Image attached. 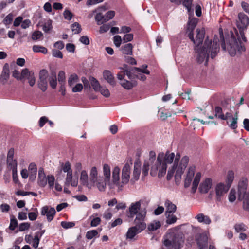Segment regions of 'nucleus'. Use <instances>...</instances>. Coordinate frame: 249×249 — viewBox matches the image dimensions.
Returning <instances> with one entry per match:
<instances>
[{
  "mask_svg": "<svg viewBox=\"0 0 249 249\" xmlns=\"http://www.w3.org/2000/svg\"><path fill=\"white\" fill-rule=\"evenodd\" d=\"M180 158L179 154L175 155L174 153L168 151L165 153H159L156 158V152L150 151L148 158L144 161L142 174L144 176H147L150 169V174L152 176L158 175L159 178H161L165 175L168 165L173 162L172 166L168 169L166 178L170 180L174 176L176 183L179 185L182 175L189 161V157L186 156L183 157L180 160Z\"/></svg>",
  "mask_w": 249,
  "mask_h": 249,
  "instance_id": "obj_1",
  "label": "nucleus"
},
{
  "mask_svg": "<svg viewBox=\"0 0 249 249\" xmlns=\"http://www.w3.org/2000/svg\"><path fill=\"white\" fill-rule=\"evenodd\" d=\"M196 33L195 37L193 33H189L188 36L195 45L194 50L197 62L201 63L205 61L206 65L210 54L211 58H213L219 52V44L217 40H213L212 43L208 37L206 38L204 44H202L205 35V31L203 28H197Z\"/></svg>",
  "mask_w": 249,
  "mask_h": 249,
  "instance_id": "obj_2",
  "label": "nucleus"
},
{
  "mask_svg": "<svg viewBox=\"0 0 249 249\" xmlns=\"http://www.w3.org/2000/svg\"><path fill=\"white\" fill-rule=\"evenodd\" d=\"M132 165V161L130 160L129 161H127L122 168L121 183H120V191H121L124 186L126 185L129 181L132 184H134L139 179L141 170L140 164L135 163L132 175L130 178Z\"/></svg>",
  "mask_w": 249,
  "mask_h": 249,
  "instance_id": "obj_3",
  "label": "nucleus"
},
{
  "mask_svg": "<svg viewBox=\"0 0 249 249\" xmlns=\"http://www.w3.org/2000/svg\"><path fill=\"white\" fill-rule=\"evenodd\" d=\"M243 42L244 41L240 34L235 30V35L231 32V36L227 39L226 44L224 43L222 45V47L224 50H225L227 47L230 55L234 56L237 54H240L245 51Z\"/></svg>",
  "mask_w": 249,
  "mask_h": 249,
  "instance_id": "obj_4",
  "label": "nucleus"
},
{
  "mask_svg": "<svg viewBox=\"0 0 249 249\" xmlns=\"http://www.w3.org/2000/svg\"><path fill=\"white\" fill-rule=\"evenodd\" d=\"M195 173V167L194 166L190 167L184 179V187L188 188L190 186L192 179L194 178L191 187V192L193 194L196 192L201 178L200 172H197L194 176Z\"/></svg>",
  "mask_w": 249,
  "mask_h": 249,
  "instance_id": "obj_5",
  "label": "nucleus"
},
{
  "mask_svg": "<svg viewBox=\"0 0 249 249\" xmlns=\"http://www.w3.org/2000/svg\"><path fill=\"white\" fill-rule=\"evenodd\" d=\"M166 236L164 244L167 247L171 246L174 249H179L183 244L182 237L177 233L176 228L169 230Z\"/></svg>",
  "mask_w": 249,
  "mask_h": 249,
  "instance_id": "obj_6",
  "label": "nucleus"
},
{
  "mask_svg": "<svg viewBox=\"0 0 249 249\" xmlns=\"http://www.w3.org/2000/svg\"><path fill=\"white\" fill-rule=\"evenodd\" d=\"M247 180L242 179L238 184V199H243V209L249 212V192L246 193Z\"/></svg>",
  "mask_w": 249,
  "mask_h": 249,
  "instance_id": "obj_7",
  "label": "nucleus"
},
{
  "mask_svg": "<svg viewBox=\"0 0 249 249\" xmlns=\"http://www.w3.org/2000/svg\"><path fill=\"white\" fill-rule=\"evenodd\" d=\"M62 171L67 173L65 179V185H71L72 186L76 187L78 185V179L77 178H73L72 170L71 168V164L69 161L62 163L61 165Z\"/></svg>",
  "mask_w": 249,
  "mask_h": 249,
  "instance_id": "obj_8",
  "label": "nucleus"
},
{
  "mask_svg": "<svg viewBox=\"0 0 249 249\" xmlns=\"http://www.w3.org/2000/svg\"><path fill=\"white\" fill-rule=\"evenodd\" d=\"M236 25L239 29L240 36L244 41H246L244 30H246L249 25V18L243 13H240L238 14V20L236 21Z\"/></svg>",
  "mask_w": 249,
  "mask_h": 249,
  "instance_id": "obj_9",
  "label": "nucleus"
},
{
  "mask_svg": "<svg viewBox=\"0 0 249 249\" xmlns=\"http://www.w3.org/2000/svg\"><path fill=\"white\" fill-rule=\"evenodd\" d=\"M146 215V210L145 209L141 210L137 214L134 221L135 225L133 227L141 231H143L146 227V224L145 222Z\"/></svg>",
  "mask_w": 249,
  "mask_h": 249,
  "instance_id": "obj_10",
  "label": "nucleus"
},
{
  "mask_svg": "<svg viewBox=\"0 0 249 249\" xmlns=\"http://www.w3.org/2000/svg\"><path fill=\"white\" fill-rule=\"evenodd\" d=\"M120 169L116 166H115L112 171V182L108 184L111 188H114L115 186L118 191H120V183H121Z\"/></svg>",
  "mask_w": 249,
  "mask_h": 249,
  "instance_id": "obj_11",
  "label": "nucleus"
},
{
  "mask_svg": "<svg viewBox=\"0 0 249 249\" xmlns=\"http://www.w3.org/2000/svg\"><path fill=\"white\" fill-rule=\"evenodd\" d=\"M229 188L222 182L218 183L215 187L216 200L221 201L223 196L227 193Z\"/></svg>",
  "mask_w": 249,
  "mask_h": 249,
  "instance_id": "obj_12",
  "label": "nucleus"
},
{
  "mask_svg": "<svg viewBox=\"0 0 249 249\" xmlns=\"http://www.w3.org/2000/svg\"><path fill=\"white\" fill-rule=\"evenodd\" d=\"M147 67V65H143L141 68L135 67L133 69L132 71L137 78L141 80L144 81L146 79V76L143 73L147 74L150 73L149 71L146 69Z\"/></svg>",
  "mask_w": 249,
  "mask_h": 249,
  "instance_id": "obj_13",
  "label": "nucleus"
},
{
  "mask_svg": "<svg viewBox=\"0 0 249 249\" xmlns=\"http://www.w3.org/2000/svg\"><path fill=\"white\" fill-rule=\"evenodd\" d=\"M195 238L199 249H207L208 237L206 233L197 234Z\"/></svg>",
  "mask_w": 249,
  "mask_h": 249,
  "instance_id": "obj_14",
  "label": "nucleus"
},
{
  "mask_svg": "<svg viewBox=\"0 0 249 249\" xmlns=\"http://www.w3.org/2000/svg\"><path fill=\"white\" fill-rule=\"evenodd\" d=\"M141 205V201L132 203L128 209V217L132 218L135 215H137V214L139 213V211L140 210Z\"/></svg>",
  "mask_w": 249,
  "mask_h": 249,
  "instance_id": "obj_15",
  "label": "nucleus"
},
{
  "mask_svg": "<svg viewBox=\"0 0 249 249\" xmlns=\"http://www.w3.org/2000/svg\"><path fill=\"white\" fill-rule=\"evenodd\" d=\"M55 213L56 212L54 208H50L49 209L48 207L46 206L43 207L41 211V215H46L47 220L49 222L53 219Z\"/></svg>",
  "mask_w": 249,
  "mask_h": 249,
  "instance_id": "obj_16",
  "label": "nucleus"
},
{
  "mask_svg": "<svg viewBox=\"0 0 249 249\" xmlns=\"http://www.w3.org/2000/svg\"><path fill=\"white\" fill-rule=\"evenodd\" d=\"M212 186V180L210 178H206L200 184L199 190L201 193L206 194L208 192Z\"/></svg>",
  "mask_w": 249,
  "mask_h": 249,
  "instance_id": "obj_17",
  "label": "nucleus"
},
{
  "mask_svg": "<svg viewBox=\"0 0 249 249\" xmlns=\"http://www.w3.org/2000/svg\"><path fill=\"white\" fill-rule=\"evenodd\" d=\"M80 182L83 186H86L88 189H91V186L89 179L88 178L87 172L85 170H82L81 172L80 177Z\"/></svg>",
  "mask_w": 249,
  "mask_h": 249,
  "instance_id": "obj_18",
  "label": "nucleus"
},
{
  "mask_svg": "<svg viewBox=\"0 0 249 249\" xmlns=\"http://www.w3.org/2000/svg\"><path fill=\"white\" fill-rule=\"evenodd\" d=\"M109 182V181H106L105 178L101 177L91 185V188L96 186L100 191L104 192L106 190L107 183Z\"/></svg>",
  "mask_w": 249,
  "mask_h": 249,
  "instance_id": "obj_19",
  "label": "nucleus"
},
{
  "mask_svg": "<svg viewBox=\"0 0 249 249\" xmlns=\"http://www.w3.org/2000/svg\"><path fill=\"white\" fill-rule=\"evenodd\" d=\"M47 183V178L43 168H40L38 170V184L41 187H44Z\"/></svg>",
  "mask_w": 249,
  "mask_h": 249,
  "instance_id": "obj_20",
  "label": "nucleus"
},
{
  "mask_svg": "<svg viewBox=\"0 0 249 249\" xmlns=\"http://www.w3.org/2000/svg\"><path fill=\"white\" fill-rule=\"evenodd\" d=\"M9 78V67L8 64H4L1 74L0 75V81L3 84H4L6 83L8 79Z\"/></svg>",
  "mask_w": 249,
  "mask_h": 249,
  "instance_id": "obj_21",
  "label": "nucleus"
},
{
  "mask_svg": "<svg viewBox=\"0 0 249 249\" xmlns=\"http://www.w3.org/2000/svg\"><path fill=\"white\" fill-rule=\"evenodd\" d=\"M101 177V176H98V172L97 168L96 167H92L90 170L89 177L91 185L94 183L95 181H96Z\"/></svg>",
  "mask_w": 249,
  "mask_h": 249,
  "instance_id": "obj_22",
  "label": "nucleus"
},
{
  "mask_svg": "<svg viewBox=\"0 0 249 249\" xmlns=\"http://www.w3.org/2000/svg\"><path fill=\"white\" fill-rule=\"evenodd\" d=\"M103 77L104 79L111 85L114 86L116 85L114 77L110 71L107 70L104 71Z\"/></svg>",
  "mask_w": 249,
  "mask_h": 249,
  "instance_id": "obj_23",
  "label": "nucleus"
},
{
  "mask_svg": "<svg viewBox=\"0 0 249 249\" xmlns=\"http://www.w3.org/2000/svg\"><path fill=\"white\" fill-rule=\"evenodd\" d=\"M196 219L199 223H202L206 225H209L211 223V220L209 216L205 215L202 213L197 214L195 217Z\"/></svg>",
  "mask_w": 249,
  "mask_h": 249,
  "instance_id": "obj_24",
  "label": "nucleus"
},
{
  "mask_svg": "<svg viewBox=\"0 0 249 249\" xmlns=\"http://www.w3.org/2000/svg\"><path fill=\"white\" fill-rule=\"evenodd\" d=\"M164 206L165 207V213H175L177 210L176 205L169 200H166L165 201Z\"/></svg>",
  "mask_w": 249,
  "mask_h": 249,
  "instance_id": "obj_25",
  "label": "nucleus"
},
{
  "mask_svg": "<svg viewBox=\"0 0 249 249\" xmlns=\"http://www.w3.org/2000/svg\"><path fill=\"white\" fill-rule=\"evenodd\" d=\"M141 232L135 227L132 226L128 229L126 233V239L132 240L137 234Z\"/></svg>",
  "mask_w": 249,
  "mask_h": 249,
  "instance_id": "obj_26",
  "label": "nucleus"
},
{
  "mask_svg": "<svg viewBox=\"0 0 249 249\" xmlns=\"http://www.w3.org/2000/svg\"><path fill=\"white\" fill-rule=\"evenodd\" d=\"M175 213H165L166 217V223L168 225L175 224L178 219L177 217L174 214Z\"/></svg>",
  "mask_w": 249,
  "mask_h": 249,
  "instance_id": "obj_27",
  "label": "nucleus"
},
{
  "mask_svg": "<svg viewBox=\"0 0 249 249\" xmlns=\"http://www.w3.org/2000/svg\"><path fill=\"white\" fill-rule=\"evenodd\" d=\"M238 119V117L237 113L236 112L234 116L231 117L230 120L227 121L226 122L231 128L235 129L237 127Z\"/></svg>",
  "mask_w": 249,
  "mask_h": 249,
  "instance_id": "obj_28",
  "label": "nucleus"
},
{
  "mask_svg": "<svg viewBox=\"0 0 249 249\" xmlns=\"http://www.w3.org/2000/svg\"><path fill=\"white\" fill-rule=\"evenodd\" d=\"M103 172L106 181H109L110 179V167L107 164H104L103 166Z\"/></svg>",
  "mask_w": 249,
  "mask_h": 249,
  "instance_id": "obj_29",
  "label": "nucleus"
},
{
  "mask_svg": "<svg viewBox=\"0 0 249 249\" xmlns=\"http://www.w3.org/2000/svg\"><path fill=\"white\" fill-rule=\"evenodd\" d=\"M133 46L131 43H127L121 47V51L124 54L132 55Z\"/></svg>",
  "mask_w": 249,
  "mask_h": 249,
  "instance_id": "obj_30",
  "label": "nucleus"
},
{
  "mask_svg": "<svg viewBox=\"0 0 249 249\" xmlns=\"http://www.w3.org/2000/svg\"><path fill=\"white\" fill-rule=\"evenodd\" d=\"M161 227V223L158 220L152 221L148 225V229L150 231H153Z\"/></svg>",
  "mask_w": 249,
  "mask_h": 249,
  "instance_id": "obj_31",
  "label": "nucleus"
},
{
  "mask_svg": "<svg viewBox=\"0 0 249 249\" xmlns=\"http://www.w3.org/2000/svg\"><path fill=\"white\" fill-rule=\"evenodd\" d=\"M234 178V174L232 171H229L226 179V185L231 187Z\"/></svg>",
  "mask_w": 249,
  "mask_h": 249,
  "instance_id": "obj_32",
  "label": "nucleus"
},
{
  "mask_svg": "<svg viewBox=\"0 0 249 249\" xmlns=\"http://www.w3.org/2000/svg\"><path fill=\"white\" fill-rule=\"evenodd\" d=\"M120 81V84L121 86L126 89H130L136 85L135 83H133L128 80L123 79L119 80Z\"/></svg>",
  "mask_w": 249,
  "mask_h": 249,
  "instance_id": "obj_33",
  "label": "nucleus"
},
{
  "mask_svg": "<svg viewBox=\"0 0 249 249\" xmlns=\"http://www.w3.org/2000/svg\"><path fill=\"white\" fill-rule=\"evenodd\" d=\"M49 82L50 86L53 89H56L57 86V78L56 73L55 72L52 73L49 78Z\"/></svg>",
  "mask_w": 249,
  "mask_h": 249,
  "instance_id": "obj_34",
  "label": "nucleus"
},
{
  "mask_svg": "<svg viewBox=\"0 0 249 249\" xmlns=\"http://www.w3.org/2000/svg\"><path fill=\"white\" fill-rule=\"evenodd\" d=\"M28 170L31 174L30 178L34 179L36 178V175L37 172V168L36 165L34 163H31L28 167Z\"/></svg>",
  "mask_w": 249,
  "mask_h": 249,
  "instance_id": "obj_35",
  "label": "nucleus"
},
{
  "mask_svg": "<svg viewBox=\"0 0 249 249\" xmlns=\"http://www.w3.org/2000/svg\"><path fill=\"white\" fill-rule=\"evenodd\" d=\"M234 228L236 232L241 233L247 230V226L243 223H239L234 225Z\"/></svg>",
  "mask_w": 249,
  "mask_h": 249,
  "instance_id": "obj_36",
  "label": "nucleus"
},
{
  "mask_svg": "<svg viewBox=\"0 0 249 249\" xmlns=\"http://www.w3.org/2000/svg\"><path fill=\"white\" fill-rule=\"evenodd\" d=\"M33 51L35 53H41L43 54H46L48 53V50L45 47L35 45L32 48Z\"/></svg>",
  "mask_w": 249,
  "mask_h": 249,
  "instance_id": "obj_37",
  "label": "nucleus"
},
{
  "mask_svg": "<svg viewBox=\"0 0 249 249\" xmlns=\"http://www.w3.org/2000/svg\"><path fill=\"white\" fill-rule=\"evenodd\" d=\"M6 162L7 166L10 169L17 168V160L14 158H7Z\"/></svg>",
  "mask_w": 249,
  "mask_h": 249,
  "instance_id": "obj_38",
  "label": "nucleus"
},
{
  "mask_svg": "<svg viewBox=\"0 0 249 249\" xmlns=\"http://www.w3.org/2000/svg\"><path fill=\"white\" fill-rule=\"evenodd\" d=\"M197 23V21L196 18H193L190 20L188 23V27L187 30L188 34L189 33H193V30L196 26Z\"/></svg>",
  "mask_w": 249,
  "mask_h": 249,
  "instance_id": "obj_39",
  "label": "nucleus"
},
{
  "mask_svg": "<svg viewBox=\"0 0 249 249\" xmlns=\"http://www.w3.org/2000/svg\"><path fill=\"white\" fill-rule=\"evenodd\" d=\"M90 82L93 87V89L95 91H98L101 87L99 82L94 77H92L89 78Z\"/></svg>",
  "mask_w": 249,
  "mask_h": 249,
  "instance_id": "obj_40",
  "label": "nucleus"
},
{
  "mask_svg": "<svg viewBox=\"0 0 249 249\" xmlns=\"http://www.w3.org/2000/svg\"><path fill=\"white\" fill-rule=\"evenodd\" d=\"M125 75H127L129 79L131 78V73L128 70H123L120 71L117 74V77L118 80H122Z\"/></svg>",
  "mask_w": 249,
  "mask_h": 249,
  "instance_id": "obj_41",
  "label": "nucleus"
},
{
  "mask_svg": "<svg viewBox=\"0 0 249 249\" xmlns=\"http://www.w3.org/2000/svg\"><path fill=\"white\" fill-rule=\"evenodd\" d=\"M78 77L76 74L71 75L68 79V85L70 87H72L78 81Z\"/></svg>",
  "mask_w": 249,
  "mask_h": 249,
  "instance_id": "obj_42",
  "label": "nucleus"
},
{
  "mask_svg": "<svg viewBox=\"0 0 249 249\" xmlns=\"http://www.w3.org/2000/svg\"><path fill=\"white\" fill-rule=\"evenodd\" d=\"M52 21L51 20H47L44 24L42 27L43 30L45 33L49 32L52 30Z\"/></svg>",
  "mask_w": 249,
  "mask_h": 249,
  "instance_id": "obj_43",
  "label": "nucleus"
},
{
  "mask_svg": "<svg viewBox=\"0 0 249 249\" xmlns=\"http://www.w3.org/2000/svg\"><path fill=\"white\" fill-rule=\"evenodd\" d=\"M215 111V116L219 118L221 120L225 119L224 117V114L222 112V109L221 107H216L214 109Z\"/></svg>",
  "mask_w": 249,
  "mask_h": 249,
  "instance_id": "obj_44",
  "label": "nucleus"
},
{
  "mask_svg": "<svg viewBox=\"0 0 249 249\" xmlns=\"http://www.w3.org/2000/svg\"><path fill=\"white\" fill-rule=\"evenodd\" d=\"M95 20L96 21L98 25H101L106 21H104L105 19V16H103L101 13H99L96 14L95 17Z\"/></svg>",
  "mask_w": 249,
  "mask_h": 249,
  "instance_id": "obj_45",
  "label": "nucleus"
},
{
  "mask_svg": "<svg viewBox=\"0 0 249 249\" xmlns=\"http://www.w3.org/2000/svg\"><path fill=\"white\" fill-rule=\"evenodd\" d=\"M14 17V15L12 13L7 15L3 20V24L6 26L10 24L13 20Z\"/></svg>",
  "mask_w": 249,
  "mask_h": 249,
  "instance_id": "obj_46",
  "label": "nucleus"
},
{
  "mask_svg": "<svg viewBox=\"0 0 249 249\" xmlns=\"http://www.w3.org/2000/svg\"><path fill=\"white\" fill-rule=\"evenodd\" d=\"M38 87L42 91H45L47 89V80H39Z\"/></svg>",
  "mask_w": 249,
  "mask_h": 249,
  "instance_id": "obj_47",
  "label": "nucleus"
},
{
  "mask_svg": "<svg viewBox=\"0 0 249 249\" xmlns=\"http://www.w3.org/2000/svg\"><path fill=\"white\" fill-rule=\"evenodd\" d=\"M17 226H18V221L15 218V217L13 215L11 217L10 223L9 228L11 230L13 231L15 229V228L17 227Z\"/></svg>",
  "mask_w": 249,
  "mask_h": 249,
  "instance_id": "obj_48",
  "label": "nucleus"
},
{
  "mask_svg": "<svg viewBox=\"0 0 249 249\" xmlns=\"http://www.w3.org/2000/svg\"><path fill=\"white\" fill-rule=\"evenodd\" d=\"M58 80L60 84H65L66 80L65 72L63 71L59 72L58 75Z\"/></svg>",
  "mask_w": 249,
  "mask_h": 249,
  "instance_id": "obj_49",
  "label": "nucleus"
},
{
  "mask_svg": "<svg viewBox=\"0 0 249 249\" xmlns=\"http://www.w3.org/2000/svg\"><path fill=\"white\" fill-rule=\"evenodd\" d=\"M71 30L74 34H78L81 31V28L80 25L77 23L75 22L71 25Z\"/></svg>",
  "mask_w": 249,
  "mask_h": 249,
  "instance_id": "obj_50",
  "label": "nucleus"
},
{
  "mask_svg": "<svg viewBox=\"0 0 249 249\" xmlns=\"http://www.w3.org/2000/svg\"><path fill=\"white\" fill-rule=\"evenodd\" d=\"M183 5L186 8L188 12L190 13L192 10L193 0H182Z\"/></svg>",
  "mask_w": 249,
  "mask_h": 249,
  "instance_id": "obj_51",
  "label": "nucleus"
},
{
  "mask_svg": "<svg viewBox=\"0 0 249 249\" xmlns=\"http://www.w3.org/2000/svg\"><path fill=\"white\" fill-rule=\"evenodd\" d=\"M113 40L116 47H119L122 43L123 39H122L120 36L116 35L113 37Z\"/></svg>",
  "mask_w": 249,
  "mask_h": 249,
  "instance_id": "obj_52",
  "label": "nucleus"
},
{
  "mask_svg": "<svg viewBox=\"0 0 249 249\" xmlns=\"http://www.w3.org/2000/svg\"><path fill=\"white\" fill-rule=\"evenodd\" d=\"M48 73L47 70L43 69L41 70L39 73V78L40 80H47Z\"/></svg>",
  "mask_w": 249,
  "mask_h": 249,
  "instance_id": "obj_53",
  "label": "nucleus"
},
{
  "mask_svg": "<svg viewBox=\"0 0 249 249\" xmlns=\"http://www.w3.org/2000/svg\"><path fill=\"white\" fill-rule=\"evenodd\" d=\"M98 234V232L95 230L88 231L86 233V238L88 239H91Z\"/></svg>",
  "mask_w": 249,
  "mask_h": 249,
  "instance_id": "obj_54",
  "label": "nucleus"
},
{
  "mask_svg": "<svg viewBox=\"0 0 249 249\" xmlns=\"http://www.w3.org/2000/svg\"><path fill=\"white\" fill-rule=\"evenodd\" d=\"M115 12L114 11H109L107 12L105 15V19L104 21H107L110 19H111L115 16Z\"/></svg>",
  "mask_w": 249,
  "mask_h": 249,
  "instance_id": "obj_55",
  "label": "nucleus"
},
{
  "mask_svg": "<svg viewBox=\"0 0 249 249\" xmlns=\"http://www.w3.org/2000/svg\"><path fill=\"white\" fill-rule=\"evenodd\" d=\"M39 241L40 237L38 236V234L36 233L31 244H32V246L34 248L36 249L38 246Z\"/></svg>",
  "mask_w": 249,
  "mask_h": 249,
  "instance_id": "obj_56",
  "label": "nucleus"
},
{
  "mask_svg": "<svg viewBox=\"0 0 249 249\" xmlns=\"http://www.w3.org/2000/svg\"><path fill=\"white\" fill-rule=\"evenodd\" d=\"M63 16L65 19L70 20L72 18L73 15L68 9H65L63 12Z\"/></svg>",
  "mask_w": 249,
  "mask_h": 249,
  "instance_id": "obj_57",
  "label": "nucleus"
},
{
  "mask_svg": "<svg viewBox=\"0 0 249 249\" xmlns=\"http://www.w3.org/2000/svg\"><path fill=\"white\" fill-rule=\"evenodd\" d=\"M26 78L28 80V83L32 87L35 84L36 78L33 72L27 77Z\"/></svg>",
  "mask_w": 249,
  "mask_h": 249,
  "instance_id": "obj_58",
  "label": "nucleus"
},
{
  "mask_svg": "<svg viewBox=\"0 0 249 249\" xmlns=\"http://www.w3.org/2000/svg\"><path fill=\"white\" fill-rule=\"evenodd\" d=\"M98 91L106 97H108L110 96L109 90L105 87H102Z\"/></svg>",
  "mask_w": 249,
  "mask_h": 249,
  "instance_id": "obj_59",
  "label": "nucleus"
},
{
  "mask_svg": "<svg viewBox=\"0 0 249 249\" xmlns=\"http://www.w3.org/2000/svg\"><path fill=\"white\" fill-rule=\"evenodd\" d=\"M236 191L234 189H231L229 194V200L230 202H233L236 199Z\"/></svg>",
  "mask_w": 249,
  "mask_h": 249,
  "instance_id": "obj_60",
  "label": "nucleus"
},
{
  "mask_svg": "<svg viewBox=\"0 0 249 249\" xmlns=\"http://www.w3.org/2000/svg\"><path fill=\"white\" fill-rule=\"evenodd\" d=\"M43 36V34L41 32L37 31L34 32L32 35V38L34 40H36L41 38Z\"/></svg>",
  "mask_w": 249,
  "mask_h": 249,
  "instance_id": "obj_61",
  "label": "nucleus"
},
{
  "mask_svg": "<svg viewBox=\"0 0 249 249\" xmlns=\"http://www.w3.org/2000/svg\"><path fill=\"white\" fill-rule=\"evenodd\" d=\"M61 225L64 229H69L74 227L75 223L72 222L62 221L61 223Z\"/></svg>",
  "mask_w": 249,
  "mask_h": 249,
  "instance_id": "obj_62",
  "label": "nucleus"
},
{
  "mask_svg": "<svg viewBox=\"0 0 249 249\" xmlns=\"http://www.w3.org/2000/svg\"><path fill=\"white\" fill-rule=\"evenodd\" d=\"M30 226V224L28 222L22 223L19 226V231H23L27 230L29 229Z\"/></svg>",
  "mask_w": 249,
  "mask_h": 249,
  "instance_id": "obj_63",
  "label": "nucleus"
},
{
  "mask_svg": "<svg viewBox=\"0 0 249 249\" xmlns=\"http://www.w3.org/2000/svg\"><path fill=\"white\" fill-rule=\"evenodd\" d=\"M55 178L54 176L52 175H49L47 177V182L50 188L53 187Z\"/></svg>",
  "mask_w": 249,
  "mask_h": 249,
  "instance_id": "obj_64",
  "label": "nucleus"
}]
</instances>
